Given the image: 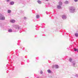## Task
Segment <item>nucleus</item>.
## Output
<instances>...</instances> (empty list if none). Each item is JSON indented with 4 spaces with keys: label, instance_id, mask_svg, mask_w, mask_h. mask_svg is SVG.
<instances>
[{
    "label": "nucleus",
    "instance_id": "nucleus-8",
    "mask_svg": "<svg viewBox=\"0 0 78 78\" xmlns=\"http://www.w3.org/2000/svg\"><path fill=\"white\" fill-rule=\"evenodd\" d=\"M10 22L11 23H15V22H16V21H15L14 20H10Z\"/></svg>",
    "mask_w": 78,
    "mask_h": 78
},
{
    "label": "nucleus",
    "instance_id": "nucleus-11",
    "mask_svg": "<svg viewBox=\"0 0 78 78\" xmlns=\"http://www.w3.org/2000/svg\"><path fill=\"white\" fill-rule=\"evenodd\" d=\"M47 72H48V73H51L52 72L51 71V70H50V69L47 70Z\"/></svg>",
    "mask_w": 78,
    "mask_h": 78
},
{
    "label": "nucleus",
    "instance_id": "nucleus-16",
    "mask_svg": "<svg viewBox=\"0 0 78 78\" xmlns=\"http://www.w3.org/2000/svg\"><path fill=\"white\" fill-rule=\"evenodd\" d=\"M75 36L76 37H78V34L77 33H76L75 34Z\"/></svg>",
    "mask_w": 78,
    "mask_h": 78
},
{
    "label": "nucleus",
    "instance_id": "nucleus-18",
    "mask_svg": "<svg viewBox=\"0 0 78 78\" xmlns=\"http://www.w3.org/2000/svg\"><path fill=\"white\" fill-rule=\"evenodd\" d=\"M40 73L41 74H42L43 73V71H41Z\"/></svg>",
    "mask_w": 78,
    "mask_h": 78
},
{
    "label": "nucleus",
    "instance_id": "nucleus-23",
    "mask_svg": "<svg viewBox=\"0 0 78 78\" xmlns=\"http://www.w3.org/2000/svg\"><path fill=\"white\" fill-rule=\"evenodd\" d=\"M46 13L47 14H48V12H46Z\"/></svg>",
    "mask_w": 78,
    "mask_h": 78
},
{
    "label": "nucleus",
    "instance_id": "nucleus-6",
    "mask_svg": "<svg viewBox=\"0 0 78 78\" xmlns=\"http://www.w3.org/2000/svg\"><path fill=\"white\" fill-rule=\"evenodd\" d=\"M62 19H63V20L66 19L67 18V16H66V15H62Z\"/></svg>",
    "mask_w": 78,
    "mask_h": 78
},
{
    "label": "nucleus",
    "instance_id": "nucleus-21",
    "mask_svg": "<svg viewBox=\"0 0 78 78\" xmlns=\"http://www.w3.org/2000/svg\"><path fill=\"white\" fill-rule=\"evenodd\" d=\"M74 1L75 2H77V1H78V0H74Z\"/></svg>",
    "mask_w": 78,
    "mask_h": 78
},
{
    "label": "nucleus",
    "instance_id": "nucleus-2",
    "mask_svg": "<svg viewBox=\"0 0 78 78\" xmlns=\"http://www.w3.org/2000/svg\"><path fill=\"white\" fill-rule=\"evenodd\" d=\"M15 28L16 30V31H17L18 30H20V33H21L22 32V29H20V27L18 25H16L15 26Z\"/></svg>",
    "mask_w": 78,
    "mask_h": 78
},
{
    "label": "nucleus",
    "instance_id": "nucleus-13",
    "mask_svg": "<svg viewBox=\"0 0 78 78\" xmlns=\"http://www.w3.org/2000/svg\"><path fill=\"white\" fill-rule=\"evenodd\" d=\"M37 3L40 4H41L42 3V2L40 0H38L37 1Z\"/></svg>",
    "mask_w": 78,
    "mask_h": 78
},
{
    "label": "nucleus",
    "instance_id": "nucleus-17",
    "mask_svg": "<svg viewBox=\"0 0 78 78\" xmlns=\"http://www.w3.org/2000/svg\"><path fill=\"white\" fill-rule=\"evenodd\" d=\"M68 3H69V2H68V1H67L65 2V4H68Z\"/></svg>",
    "mask_w": 78,
    "mask_h": 78
},
{
    "label": "nucleus",
    "instance_id": "nucleus-15",
    "mask_svg": "<svg viewBox=\"0 0 78 78\" xmlns=\"http://www.w3.org/2000/svg\"><path fill=\"white\" fill-rule=\"evenodd\" d=\"M40 17V16L39 15H37L36 16V18L37 19H39Z\"/></svg>",
    "mask_w": 78,
    "mask_h": 78
},
{
    "label": "nucleus",
    "instance_id": "nucleus-24",
    "mask_svg": "<svg viewBox=\"0 0 78 78\" xmlns=\"http://www.w3.org/2000/svg\"><path fill=\"white\" fill-rule=\"evenodd\" d=\"M8 66H9V65H8V64H7L6 65L7 67H8Z\"/></svg>",
    "mask_w": 78,
    "mask_h": 78
},
{
    "label": "nucleus",
    "instance_id": "nucleus-20",
    "mask_svg": "<svg viewBox=\"0 0 78 78\" xmlns=\"http://www.w3.org/2000/svg\"><path fill=\"white\" fill-rule=\"evenodd\" d=\"M24 19V20H25L26 19H27V17H24L23 18Z\"/></svg>",
    "mask_w": 78,
    "mask_h": 78
},
{
    "label": "nucleus",
    "instance_id": "nucleus-9",
    "mask_svg": "<svg viewBox=\"0 0 78 78\" xmlns=\"http://www.w3.org/2000/svg\"><path fill=\"white\" fill-rule=\"evenodd\" d=\"M8 31L9 33H12V29H9L8 30Z\"/></svg>",
    "mask_w": 78,
    "mask_h": 78
},
{
    "label": "nucleus",
    "instance_id": "nucleus-10",
    "mask_svg": "<svg viewBox=\"0 0 78 78\" xmlns=\"http://www.w3.org/2000/svg\"><path fill=\"white\" fill-rule=\"evenodd\" d=\"M55 69H59V66L58 65H55Z\"/></svg>",
    "mask_w": 78,
    "mask_h": 78
},
{
    "label": "nucleus",
    "instance_id": "nucleus-14",
    "mask_svg": "<svg viewBox=\"0 0 78 78\" xmlns=\"http://www.w3.org/2000/svg\"><path fill=\"white\" fill-rule=\"evenodd\" d=\"M7 12L9 14H10V13L11 12V10L9 9H8L7 10Z\"/></svg>",
    "mask_w": 78,
    "mask_h": 78
},
{
    "label": "nucleus",
    "instance_id": "nucleus-22",
    "mask_svg": "<svg viewBox=\"0 0 78 78\" xmlns=\"http://www.w3.org/2000/svg\"><path fill=\"white\" fill-rule=\"evenodd\" d=\"M10 1V0H7V2H9Z\"/></svg>",
    "mask_w": 78,
    "mask_h": 78
},
{
    "label": "nucleus",
    "instance_id": "nucleus-26",
    "mask_svg": "<svg viewBox=\"0 0 78 78\" xmlns=\"http://www.w3.org/2000/svg\"><path fill=\"white\" fill-rule=\"evenodd\" d=\"M37 78H39V77H37Z\"/></svg>",
    "mask_w": 78,
    "mask_h": 78
},
{
    "label": "nucleus",
    "instance_id": "nucleus-3",
    "mask_svg": "<svg viewBox=\"0 0 78 78\" xmlns=\"http://www.w3.org/2000/svg\"><path fill=\"white\" fill-rule=\"evenodd\" d=\"M59 5H58L57 6V9H61V5H62V2L61 1H59Z\"/></svg>",
    "mask_w": 78,
    "mask_h": 78
},
{
    "label": "nucleus",
    "instance_id": "nucleus-7",
    "mask_svg": "<svg viewBox=\"0 0 78 78\" xmlns=\"http://www.w3.org/2000/svg\"><path fill=\"white\" fill-rule=\"evenodd\" d=\"M10 4L11 5H13L14 4V2L13 1H11L10 2Z\"/></svg>",
    "mask_w": 78,
    "mask_h": 78
},
{
    "label": "nucleus",
    "instance_id": "nucleus-12",
    "mask_svg": "<svg viewBox=\"0 0 78 78\" xmlns=\"http://www.w3.org/2000/svg\"><path fill=\"white\" fill-rule=\"evenodd\" d=\"M72 58L70 57V58H69V62H72Z\"/></svg>",
    "mask_w": 78,
    "mask_h": 78
},
{
    "label": "nucleus",
    "instance_id": "nucleus-19",
    "mask_svg": "<svg viewBox=\"0 0 78 78\" xmlns=\"http://www.w3.org/2000/svg\"><path fill=\"white\" fill-rule=\"evenodd\" d=\"M75 76H76V77H78V74H76L75 75Z\"/></svg>",
    "mask_w": 78,
    "mask_h": 78
},
{
    "label": "nucleus",
    "instance_id": "nucleus-4",
    "mask_svg": "<svg viewBox=\"0 0 78 78\" xmlns=\"http://www.w3.org/2000/svg\"><path fill=\"white\" fill-rule=\"evenodd\" d=\"M0 20H5V16L1 15L0 16Z\"/></svg>",
    "mask_w": 78,
    "mask_h": 78
},
{
    "label": "nucleus",
    "instance_id": "nucleus-25",
    "mask_svg": "<svg viewBox=\"0 0 78 78\" xmlns=\"http://www.w3.org/2000/svg\"><path fill=\"white\" fill-rule=\"evenodd\" d=\"M46 1H48V0H45Z\"/></svg>",
    "mask_w": 78,
    "mask_h": 78
},
{
    "label": "nucleus",
    "instance_id": "nucleus-1",
    "mask_svg": "<svg viewBox=\"0 0 78 78\" xmlns=\"http://www.w3.org/2000/svg\"><path fill=\"white\" fill-rule=\"evenodd\" d=\"M69 10L71 13H74L75 12V8L73 6H70L69 7Z\"/></svg>",
    "mask_w": 78,
    "mask_h": 78
},
{
    "label": "nucleus",
    "instance_id": "nucleus-5",
    "mask_svg": "<svg viewBox=\"0 0 78 78\" xmlns=\"http://www.w3.org/2000/svg\"><path fill=\"white\" fill-rule=\"evenodd\" d=\"M75 64H76V62H75L74 61H73L71 62V66H73V67H75Z\"/></svg>",
    "mask_w": 78,
    "mask_h": 78
}]
</instances>
